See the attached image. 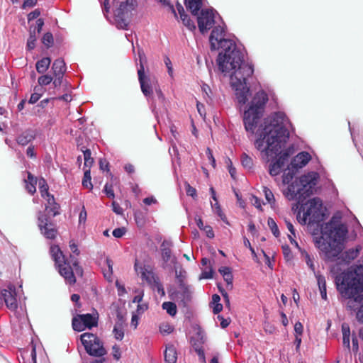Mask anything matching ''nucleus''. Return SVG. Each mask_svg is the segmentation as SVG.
<instances>
[{
  "label": "nucleus",
  "mask_w": 363,
  "mask_h": 363,
  "mask_svg": "<svg viewBox=\"0 0 363 363\" xmlns=\"http://www.w3.org/2000/svg\"><path fill=\"white\" fill-rule=\"evenodd\" d=\"M114 19L116 26L118 28L126 29L132 12L136 6L134 0H114Z\"/></svg>",
  "instance_id": "obj_9"
},
{
  "label": "nucleus",
  "mask_w": 363,
  "mask_h": 363,
  "mask_svg": "<svg viewBox=\"0 0 363 363\" xmlns=\"http://www.w3.org/2000/svg\"><path fill=\"white\" fill-rule=\"evenodd\" d=\"M47 201V205L45 206V210L48 211V213H52V216L55 217L60 214L59 209L60 205L55 202V198L53 195L48 196V198L45 199Z\"/></svg>",
  "instance_id": "obj_24"
},
{
  "label": "nucleus",
  "mask_w": 363,
  "mask_h": 363,
  "mask_svg": "<svg viewBox=\"0 0 363 363\" xmlns=\"http://www.w3.org/2000/svg\"><path fill=\"white\" fill-rule=\"evenodd\" d=\"M52 69L54 76H63L65 72V64L61 59H57L53 62Z\"/></svg>",
  "instance_id": "obj_28"
},
{
  "label": "nucleus",
  "mask_w": 363,
  "mask_h": 363,
  "mask_svg": "<svg viewBox=\"0 0 363 363\" xmlns=\"http://www.w3.org/2000/svg\"><path fill=\"white\" fill-rule=\"evenodd\" d=\"M363 264L357 266L354 272L343 273L336 279L337 289L342 296L351 297L363 291Z\"/></svg>",
  "instance_id": "obj_6"
},
{
  "label": "nucleus",
  "mask_w": 363,
  "mask_h": 363,
  "mask_svg": "<svg viewBox=\"0 0 363 363\" xmlns=\"http://www.w3.org/2000/svg\"><path fill=\"white\" fill-rule=\"evenodd\" d=\"M242 165L246 169H251L253 166V160L246 153H243L241 156Z\"/></svg>",
  "instance_id": "obj_41"
},
{
  "label": "nucleus",
  "mask_w": 363,
  "mask_h": 363,
  "mask_svg": "<svg viewBox=\"0 0 363 363\" xmlns=\"http://www.w3.org/2000/svg\"><path fill=\"white\" fill-rule=\"evenodd\" d=\"M150 288L153 290H157L158 294H160L162 296H164L165 295V291L163 287L162 284L160 282V280L155 282V284H153L152 286H150Z\"/></svg>",
  "instance_id": "obj_47"
},
{
  "label": "nucleus",
  "mask_w": 363,
  "mask_h": 363,
  "mask_svg": "<svg viewBox=\"0 0 363 363\" xmlns=\"http://www.w3.org/2000/svg\"><path fill=\"white\" fill-rule=\"evenodd\" d=\"M6 307L11 311H15L18 308V302L16 299V293L15 290L4 289L1 291Z\"/></svg>",
  "instance_id": "obj_20"
},
{
  "label": "nucleus",
  "mask_w": 363,
  "mask_h": 363,
  "mask_svg": "<svg viewBox=\"0 0 363 363\" xmlns=\"http://www.w3.org/2000/svg\"><path fill=\"white\" fill-rule=\"evenodd\" d=\"M140 60V68L138 70V79L140 82L141 90L145 96H149L153 92V86L155 85V79L146 76L144 74L143 62L145 60V56L142 50L138 51Z\"/></svg>",
  "instance_id": "obj_12"
},
{
  "label": "nucleus",
  "mask_w": 363,
  "mask_h": 363,
  "mask_svg": "<svg viewBox=\"0 0 363 363\" xmlns=\"http://www.w3.org/2000/svg\"><path fill=\"white\" fill-rule=\"evenodd\" d=\"M177 11L183 24L190 30H194L196 29V26L194 21H192L189 18V16L184 13V8L180 4H177Z\"/></svg>",
  "instance_id": "obj_22"
},
{
  "label": "nucleus",
  "mask_w": 363,
  "mask_h": 363,
  "mask_svg": "<svg viewBox=\"0 0 363 363\" xmlns=\"http://www.w3.org/2000/svg\"><path fill=\"white\" fill-rule=\"evenodd\" d=\"M82 344L91 356L101 357L106 354L102 341L95 334L84 333L80 335Z\"/></svg>",
  "instance_id": "obj_10"
},
{
  "label": "nucleus",
  "mask_w": 363,
  "mask_h": 363,
  "mask_svg": "<svg viewBox=\"0 0 363 363\" xmlns=\"http://www.w3.org/2000/svg\"><path fill=\"white\" fill-rule=\"evenodd\" d=\"M255 145L258 150L267 153L269 147L267 138H257L255 141Z\"/></svg>",
  "instance_id": "obj_31"
},
{
  "label": "nucleus",
  "mask_w": 363,
  "mask_h": 363,
  "mask_svg": "<svg viewBox=\"0 0 363 363\" xmlns=\"http://www.w3.org/2000/svg\"><path fill=\"white\" fill-rule=\"evenodd\" d=\"M267 101L268 96L263 90H259L252 97L243 116V123L247 133H255L257 122L264 113Z\"/></svg>",
  "instance_id": "obj_5"
},
{
  "label": "nucleus",
  "mask_w": 363,
  "mask_h": 363,
  "mask_svg": "<svg viewBox=\"0 0 363 363\" xmlns=\"http://www.w3.org/2000/svg\"><path fill=\"white\" fill-rule=\"evenodd\" d=\"M112 206V210L113 211L116 213L117 215H123V210L120 206V205L115 201H113L111 203Z\"/></svg>",
  "instance_id": "obj_52"
},
{
  "label": "nucleus",
  "mask_w": 363,
  "mask_h": 363,
  "mask_svg": "<svg viewBox=\"0 0 363 363\" xmlns=\"http://www.w3.org/2000/svg\"><path fill=\"white\" fill-rule=\"evenodd\" d=\"M37 40V35H36V32H35V29H34L33 30H32L30 29V36L28 39V41H27V45H26V47H27V49L28 50H33L35 46V41Z\"/></svg>",
  "instance_id": "obj_38"
},
{
  "label": "nucleus",
  "mask_w": 363,
  "mask_h": 363,
  "mask_svg": "<svg viewBox=\"0 0 363 363\" xmlns=\"http://www.w3.org/2000/svg\"><path fill=\"white\" fill-rule=\"evenodd\" d=\"M125 232H126V230L124 227L117 228L113 230L112 234L115 238H122L125 235Z\"/></svg>",
  "instance_id": "obj_50"
},
{
  "label": "nucleus",
  "mask_w": 363,
  "mask_h": 363,
  "mask_svg": "<svg viewBox=\"0 0 363 363\" xmlns=\"http://www.w3.org/2000/svg\"><path fill=\"white\" fill-rule=\"evenodd\" d=\"M69 247H70V250L72 251V252L78 256L79 254H80V251L78 249V246L74 242V240H71L69 242Z\"/></svg>",
  "instance_id": "obj_57"
},
{
  "label": "nucleus",
  "mask_w": 363,
  "mask_h": 363,
  "mask_svg": "<svg viewBox=\"0 0 363 363\" xmlns=\"http://www.w3.org/2000/svg\"><path fill=\"white\" fill-rule=\"evenodd\" d=\"M357 318L359 321L363 323V302L359 305L357 312Z\"/></svg>",
  "instance_id": "obj_64"
},
{
  "label": "nucleus",
  "mask_w": 363,
  "mask_h": 363,
  "mask_svg": "<svg viewBox=\"0 0 363 363\" xmlns=\"http://www.w3.org/2000/svg\"><path fill=\"white\" fill-rule=\"evenodd\" d=\"M294 152V148L293 145H289L283 152L279 153L277 156L278 158L276 160V162L279 164L281 167H284L286 162L288 161L291 155Z\"/></svg>",
  "instance_id": "obj_23"
},
{
  "label": "nucleus",
  "mask_w": 363,
  "mask_h": 363,
  "mask_svg": "<svg viewBox=\"0 0 363 363\" xmlns=\"http://www.w3.org/2000/svg\"><path fill=\"white\" fill-rule=\"evenodd\" d=\"M179 286L182 289V292L180 293L175 290L172 291H169V298L172 300L181 298V301L184 303V305H185L186 302L191 300V291L189 286L185 284L183 279H179Z\"/></svg>",
  "instance_id": "obj_18"
},
{
  "label": "nucleus",
  "mask_w": 363,
  "mask_h": 363,
  "mask_svg": "<svg viewBox=\"0 0 363 363\" xmlns=\"http://www.w3.org/2000/svg\"><path fill=\"white\" fill-rule=\"evenodd\" d=\"M160 330L162 334H169L173 331V328L169 325H163L160 327Z\"/></svg>",
  "instance_id": "obj_58"
},
{
  "label": "nucleus",
  "mask_w": 363,
  "mask_h": 363,
  "mask_svg": "<svg viewBox=\"0 0 363 363\" xmlns=\"http://www.w3.org/2000/svg\"><path fill=\"white\" fill-rule=\"evenodd\" d=\"M134 269L135 272L140 271V278L143 281H145L149 286H152L157 281H159V277L154 272L152 267L149 264L140 265L135 259L134 264Z\"/></svg>",
  "instance_id": "obj_16"
},
{
  "label": "nucleus",
  "mask_w": 363,
  "mask_h": 363,
  "mask_svg": "<svg viewBox=\"0 0 363 363\" xmlns=\"http://www.w3.org/2000/svg\"><path fill=\"white\" fill-rule=\"evenodd\" d=\"M212 207L214 208L215 212L216 214L220 218V219L225 223L228 225H230L227 217L225 216V213L223 212L220 206L219 205L218 202H216L214 206L212 205Z\"/></svg>",
  "instance_id": "obj_40"
},
{
  "label": "nucleus",
  "mask_w": 363,
  "mask_h": 363,
  "mask_svg": "<svg viewBox=\"0 0 363 363\" xmlns=\"http://www.w3.org/2000/svg\"><path fill=\"white\" fill-rule=\"evenodd\" d=\"M27 174L28 179H25L26 189L28 193L33 194L36 191L37 179L30 172H28Z\"/></svg>",
  "instance_id": "obj_27"
},
{
  "label": "nucleus",
  "mask_w": 363,
  "mask_h": 363,
  "mask_svg": "<svg viewBox=\"0 0 363 363\" xmlns=\"http://www.w3.org/2000/svg\"><path fill=\"white\" fill-rule=\"evenodd\" d=\"M99 313L78 314L73 317L72 326L74 330L77 332L84 331L86 328L91 329L98 325Z\"/></svg>",
  "instance_id": "obj_11"
},
{
  "label": "nucleus",
  "mask_w": 363,
  "mask_h": 363,
  "mask_svg": "<svg viewBox=\"0 0 363 363\" xmlns=\"http://www.w3.org/2000/svg\"><path fill=\"white\" fill-rule=\"evenodd\" d=\"M51 60L50 57H44L36 62V70L38 73H45L50 67Z\"/></svg>",
  "instance_id": "obj_30"
},
{
  "label": "nucleus",
  "mask_w": 363,
  "mask_h": 363,
  "mask_svg": "<svg viewBox=\"0 0 363 363\" xmlns=\"http://www.w3.org/2000/svg\"><path fill=\"white\" fill-rule=\"evenodd\" d=\"M267 224H268L269 228L272 230V233H273V235L276 238L279 237L280 232L279 230L278 226H277L276 222L274 221V220L272 218H269L268 220H267Z\"/></svg>",
  "instance_id": "obj_39"
},
{
  "label": "nucleus",
  "mask_w": 363,
  "mask_h": 363,
  "mask_svg": "<svg viewBox=\"0 0 363 363\" xmlns=\"http://www.w3.org/2000/svg\"><path fill=\"white\" fill-rule=\"evenodd\" d=\"M50 254L58 269L59 273L69 284L73 285L76 283L75 275L80 277L83 276L84 271L79 265L78 259L72 255L69 256V260L67 259L58 245H51Z\"/></svg>",
  "instance_id": "obj_3"
},
{
  "label": "nucleus",
  "mask_w": 363,
  "mask_h": 363,
  "mask_svg": "<svg viewBox=\"0 0 363 363\" xmlns=\"http://www.w3.org/2000/svg\"><path fill=\"white\" fill-rule=\"evenodd\" d=\"M323 203L320 199L315 197L308 200L303 206V223L308 220V228L313 235H317L322 228L325 214L322 210Z\"/></svg>",
  "instance_id": "obj_7"
},
{
  "label": "nucleus",
  "mask_w": 363,
  "mask_h": 363,
  "mask_svg": "<svg viewBox=\"0 0 363 363\" xmlns=\"http://www.w3.org/2000/svg\"><path fill=\"white\" fill-rule=\"evenodd\" d=\"M299 250L301 252V257L304 259L307 265L313 272H314L315 266L313 264V259L311 257L310 255L305 250L299 249Z\"/></svg>",
  "instance_id": "obj_37"
},
{
  "label": "nucleus",
  "mask_w": 363,
  "mask_h": 363,
  "mask_svg": "<svg viewBox=\"0 0 363 363\" xmlns=\"http://www.w3.org/2000/svg\"><path fill=\"white\" fill-rule=\"evenodd\" d=\"M359 291L354 296L351 297L345 296V298L349 299L347 303V306L350 310L355 311L358 306L363 302V294H359ZM344 297V296H342Z\"/></svg>",
  "instance_id": "obj_25"
},
{
  "label": "nucleus",
  "mask_w": 363,
  "mask_h": 363,
  "mask_svg": "<svg viewBox=\"0 0 363 363\" xmlns=\"http://www.w3.org/2000/svg\"><path fill=\"white\" fill-rule=\"evenodd\" d=\"M224 27L215 26L209 38L212 50H220L217 58V64L220 72L230 76V83L235 91L238 102L245 104L250 87L246 80L254 72L251 65L244 62L243 53L236 48L235 43L225 38Z\"/></svg>",
  "instance_id": "obj_1"
},
{
  "label": "nucleus",
  "mask_w": 363,
  "mask_h": 363,
  "mask_svg": "<svg viewBox=\"0 0 363 363\" xmlns=\"http://www.w3.org/2000/svg\"><path fill=\"white\" fill-rule=\"evenodd\" d=\"M38 219L40 233L47 239L54 240L57 235L56 225L50 220V218L46 214L41 212L39 213Z\"/></svg>",
  "instance_id": "obj_14"
},
{
  "label": "nucleus",
  "mask_w": 363,
  "mask_h": 363,
  "mask_svg": "<svg viewBox=\"0 0 363 363\" xmlns=\"http://www.w3.org/2000/svg\"><path fill=\"white\" fill-rule=\"evenodd\" d=\"M186 192L188 196H191L192 198H196L197 196L196 190L195 188L190 186L189 184H186Z\"/></svg>",
  "instance_id": "obj_51"
},
{
  "label": "nucleus",
  "mask_w": 363,
  "mask_h": 363,
  "mask_svg": "<svg viewBox=\"0 0 363 363\" xmlns=\"http://www.w3.org/2000/svg\"><path fill=\"white\" fill-rule=\"evenodd\" d=\"M358 255H359V250L357 249V250L351 249V250H349L348 251L345 252V259H348V260H352V259H354L356 257H357Z\"/></svg>",
  "instance_id": "obj_45"
},
{
  "label": "nucleus",
  "mask_w": 363,
  "mask_h": 363,
  "mask_svg": "<svg viewBox=\"0 0 363 363\" xmlns=\"http://www.w3.org/2000/svg\"><path fill=\"white\" fill-rule=\"evenodd\" d=\"M104 191L108 198L113 199L115 197L112 184H106L104 186Z\"/></svg>",
  "instance_id": "obj_48"
},
{
  "label": "nucleus",
  "mask_w": 363,
  "mask_h": 363,
  "mask_svg": "<svg viewBox=\"0 0 363 363\" xmlns=\"http://www.w3.org/2000/svg\"><path fill=\"white\" fill-rule=\"evenodd\" d=\"M44 91H45L43 87L35 86L34 88V92L31 94L30 98L29 99V103L35 104V102H37L40 99V96H42Z\"/></svg>",
  "instance_id": "obj_35"
},
{
  "label": "nucleus",
  "mask_w": 363,
  "mask_h": 363,
  "mask_svg": "<svg viewBox=\"0 0 363 363\" xmlns=\"http://www.w3.org/2000/svg\"><path fill=\"white\" fill-rule=\"evenodd\" d=\"M282 168L283 167H281L274 161L269 165V173L271 176H277L280 174Z\"/></svg>",
  "instance_id": "obj_42"
},
{
  "label": "nucleus",
  "mask_w": 363,
  "mask_h": 363,
  "mask_svg": "<svg viewBox=\"0 0 363 363\" xmlns=\"http://www.w3.org/2000/svg\"><path fill=\"white\" fill-rule=\"evenodd\" d=\"M106 263L108 267L107 270L104 271V277L109 281H111L112 274H113V261L109 259L106 258Z\"/></svg>",
  "instance_id": "obj_36"
},
{
  "label": "nucleus",
  "mask_w": 363,
  "mask_h": 363,
  "mask_svg": "<svg viewBox=\"0 0 363 363\" xmlns=\"http://www.w3.org/2000/svg\"><path fill=\"white\" fill-rule=\"evenodd\" d=\"M263 191H264V193L265 199H267L268 203H274V201H275V199H274V194H273L272 191L269 189H268L267 187H264V190Z\"/></svg>",
  "instance_id": "obj_46"
},
{
  "label": "nucleus",
  "mask_w": 363,
  "mask_h": 363,
  "mask_svg": "<svg viewBox=\"0 0 363 363\" xmlns=\"http://www.w3.org/2000/svg\"><path fill=\"white\" fill-rule=\"evenodd\" d=\"M113 333L117 340H121L123 338L124 333L122 328L115 326L113 328Z\"/></svg>",
  "instance_id": "obj_54"
},
{
  "label": "nucleus",
  "mask_w": 363,
  "mask_h": 363,
  "mask_svg": "<svg viewBox=\"0 0 363 363\" xmlns=\"http://www.w3.org/2000/svg\"><path fill=\"white\" fill-rule=\"evenodd\" d=\"M194 350L199 356V360L202 363H206V357H205L203 350L201 347H198V346H196V347L194 346Z\"/></svg>",
  "instance_id": "obj_49"
},
{
  "label": "nucleus",
  "mask_w": 363,
  "mask_h": 363,
  "mask_svg": "<svg viewBox=\"0 0 363 363\" xmlns=\"http://www.w3.org/2000/svg\"><path fill=\"white\" fill-rule=\"evenodd\" d=\"M159 2L162 3L163 5L169 7L171 12L174 14V17L177 18V13L174 9L173 6L171 5L170 2L168 0H157Z\"/></svg>",
  "instance_id": "obj_55"
},
{
  "label": "nucleus",
  "mask_w": 363,
  "mask_h": 363,
  "mask_svg": "<svg viewBox=\"0 0 363 363\" xmlns=\"http://www.w3.org/2000/svg\"><path fill=\"white\" fill-rule=\"evenodd\" d=\"M80 150L84 154V163L83 169H86L88 168L90 169V167L94 162V159L91 157V150L88 148H85L84 147H82Z\"/></svg>",
  "instance_id": "obj_29"
},
{
  "label": "nucleus",
  "mask_w": 363,
  "mask_h": 363,
  "mask_svg": "<svg viewBox=\"0 0 363 363\" xmlns=\"http://www.w3.org/2000/svg\"><path fill=\"white\" fill-rule=\"evenodd\" d=\"M162 309L165 310L166 312L171 316H174L177 314V306L174 302L167 301L162 304Z\"/></svg>",
  "instance_id": "obj_32"
},
{
  "label": "nucleus",
  "mask_w": 363,
  "mask_h": 363,
  "mask_svg": "<svg viewBox=\"0 0 363 363\" xmlns=\"http://www.w3.org/2000/svg\"><path fill=\"white\" fill-rule=\"evenodd\" d=\"M320 236L314 235L315 247L322 252L326 258L334 259L341 253L343 241L348 233L347 228L342 223L330 221L323 225Z\"/></svg>",
  "instance_id": "obj_2"
},
{
  "label": "nucleus",
  "mask_w": 363,
  "mask_h": 363,
  "mask_svg": "<svg viewBox=\"0 0 363 363\" xmlns=\"http://www.w3.org/2000/svg\"><path fill=\"white\" fill-rule=\"evenodd\" d=\"M284 194L289 201L298 200V203L302 202L304 199H306L303 196V192L298 188V184L296 182L289 185Z\"/></svg>",
  "instance_id": "obj_19"
},
{
  "label": "nucleus",
  "mask_w": 363,
  "mask_h": 363,
  "mask_svg": "<svg viewBox=\"0 0 363 363\" xmlns=\"http://www.w3.org/2000/svg\"><path fill=\"white\" fill-rule=\"evenodd\" d=\"M164 64L167 68V72H168L169 75L172 77L173 76V68L172 66L171 60L169 57H166L164 58Z\"/></svg>",
  "instance_id": "obj_56"
},
{
  "label": "nucleus",
  "mask_w": 363,
  "mask_h": 363,
  "mask_svg": "<svg viewBox=\"0 0 363 363\" xmlns=\"http://www.w3.org/2000/svg\"><path fill=\"white\" fill-rule=\"evenodd\" d=\"M283 182L284 184H289V182L293 179L294 177V173L289 172H284L283 174Z\"/></svg>",
  "instance_id": "obj_59"
},
{
  "label": "nucleus",
  "mask_w": 363,
  "mask_h": 363,
  "mask_svg": "<svg viewBox=\"0 0 363 363\" xmlns=\"http://www.w3.org/2000/svg\"><path fill=\"white\" fill-rule=\"evenodd\" d=\"M42 42L45 46L50 47L53 43L52 35L50 33H45L43 37Z\"/></svg>",
  "instance_id": "obj_44"
},
{
  "label": "nucleus",
  "mask_w": 363,
  "mask_h": 363,
  "mask_svg": "<svg viewBox=\"0 0 363 363\" xmlns=\"http://www.w3.org/2000/svg\"><path fill=\"white\" fill-rule=\"evenodd\" d=\"M203 231H205L206 235L209 238H213L215 235L214 232L213 230V228L210 225H206L205 228H203Z\"/></svg>",
  "instance_id": "obj_61"
},
{
  "label": "nucleus",
  "mask_w": 363,
  "mask_h": 363,
  "mask_svg": "<svg viewBox=\"0 0 363 363\" xmlns=\"http://www.w3.org/2000/svg\"><path fill=\"white\" fill-rule=\"evenodd\" d=\"M84 177L82 179V185L84 188L91 190L93 189V185L91 184V171L88 168L86 169H84Z\"/></svg>",
  "instance_id": "obj_33"
},
{
  "label": "nucleus",
  "mask_w": 363,
  "mask_h": 363,
  "mask_svg": "<svg viewBox=\"0 0 363 363\" xmlns=\"http://www.w3.org/2000/svg\"><path fill=\"white\" fill-rule=\"evenodd\" d=\"M217 318L219 320H220V326L223 328H225L229 325L230 323V320L229 319H225L222 315H218Z\"/></svg>",
  "instance_id": "obj_63"
},
{
  "label": "nucleus",
  "mask_w": 363,
  "mask_h": 363,
  "mask_svg": "<svg viewBox=\"0 0 363 363\" xmlns=\"http://www.w3.org/2000/svg\"><path fill=\"white\" fill-rule=\"evenodd\" d=\"M259 130L260 136H290L294 133L291 123L282 112H274L264 118Z\"/></svg>",
  "instance_id": "obj_4"
},
{
  "label": "nucleus",
  "mask_w": 363,
  "mask_h": 363,
  "mask_svg": "<svg viewBox=\"0 0 363 363\" xmlns=\"http://www.w3.org/2000/svg\"><path fill=\"white\" fill-rule=\"evenodd\" d=\"M184 4L193 15L198 16L199 29L203 34L206 33L212 28L214 23H217V18H220L216 11L213 9H203L198 15V12L202 6L201 0H184Z\"/></svg>",
  "instance_id": "obj_8"
},
{
  "label": "nucleus",
  "mask_w": 363,
  "mask_h": 363,
  "mask_svg": "<svg viewBox=\"0 0 363 363\" xmlns=\"http://www.w3.org/2000/svg\"><path fill=\"white\" fill-rule=\"evenodd\" d=\"M177 359V353L173 345L166 347L164 351V360L167 363H176Z\"/></svg>",
  "instance_id": "obj_26"
},
{
  "label": "nucleus",
  "mask_w": 363,
  "mask_h": 363,
  "mask_svg": "<svg viewBox=\"0 0 363 363\" xmlns=\"http://www.w3.org/2000/svg\"><path fill=\"white\" fill-rule=\"evenodd\" d=\"M318 179L319 174L317 172H310L301 176L298 181L295 182L298 184V186L303 192V196L307 198L313 194Z\"/></svg>",
  "instance_id": "obj_13"
},
{
  "label": "nucleus",
  "mask_w": 363,
  "mask_h": 363,
  "mask_svg": "<svg viewBox=\"0 0 363 363\" xmlns=\"http://www.w3.org/2000/svg\"><path fill=\"white\" fill-rule=\"evenodd\" d=\"M311 160V155L305 151L299 152L291 162L292 167L298 169L306 166Z\"/></svg>",
  "instance_id": "obj_21"
},
{
  "label": "nucleus",
  "mask_w": 363,
  "mask_h": 363,
  "mask_svg": "<svg viewBox=\"0 0 363 363\" xmlns=\"http://www.w3.org/2000/svg\"><path fill=\"white\" fill-rule=\"evenodd\" d=\"M172 243L169 240H164L160 245L161 257H162V267L164 269L176 267L178 264L177 257L172 255L171 247Z\"/></svg>",
  "instance_id": "obj_15"
},
{
  "label": "nucleus",
  "mask_w": 363,
  "mask_h": 363,
  "mask_svg": "<svg viewBox=\"0 0 363 363\" xmlns=\"http://www.w3.org/2000/svg\"><path fill=\"white\" fill-rule=\"evenodd\" d=\"M286 138H267L268 139V150L267 155L273 157L278 155L279 153L283 152L286 145Z\"/></svg>",
  "instance_id": "obj_17"
},
{
  "label": "nucleus",
  "mask_w": 363,
  "mask_h": 363,
  "mask_svg": "<svg viewBox=\"0 0 363 363\" xmlns=\"http://www.w3.org/2000/svg\"><path fill=\"white\" fill-rule=\"evenodd\" d=\"M223 279L226 281L227 289L229 290H231L233 289V279L232 273H228V274L223 277Z\"/></svg>",
  "instance_id": "obj_53"
},
{
  "label": "nucleus",
  "mask_w": 363,
  "mask_h": 363,
  "mask_svg": "<svg viewBox=\"0 0 363 363\" xmlns=\"http://www.w3.org/2000/svg\"><path fill=\"white\" fill-rule=\"evenodd\" d=\"M52 80H53L52 77L48 75V74H44V75L40 76L38 78V82L39 86L42 87L43 86H46V85L50 84L52 82Z\"/></svg>",
  "instance_id": "obj_43"
},
{
  "label": "nucleus",
  "mask_w": 363,
  "mask_h": 363,
  "mask_svg": "<svg viewBox=\"0 0 363 363\" xmlns=\"http://www.w3.org/2000/svg\"><path fill=\"white\" fill-rule=\"evenodd\" d=\"M48 190V185L47 184L45 180L44 179H41L39 181V191L40 192L41 196L43 199H46L48 197V196L52 195L49 193Z\"/></svg>",
  "instance_id": "obj_34"
},
{
  "label": "nucleus",
  "mask_w": 363,
  "mask_h": 363,
  "mask_svg": "<svg viewBox=\"0 0 363 363\" xmlns=\"http://www.w3.org/2000/svg\"><path fill=\"white\" fill-rule=\"evenodd\" d=\"M294 330H295L296 333L297 334L296 335L301 336L302 335L303 331V325L301 324V323H300V322L296 323V324L294 325Z\"/></svg>",
  "instance_id": "obj_62"
},
{
  "label": "nucleus",
  "mask_w": 363,
  "mask_h": 363,
  "mask_svg": "<svg viewBox=\"0 0 363 363\" xmlns=\"http://www.w3.org/2000/svg\"><path fill=\"white\" fill-rule=\"evenodd\" d=\"M282 250L285 258H286L287 259H290L292 258L291 249L288 245L283 246Z\"/></svg>",
  "instance_id": "obj_60"
}]
</instances>
